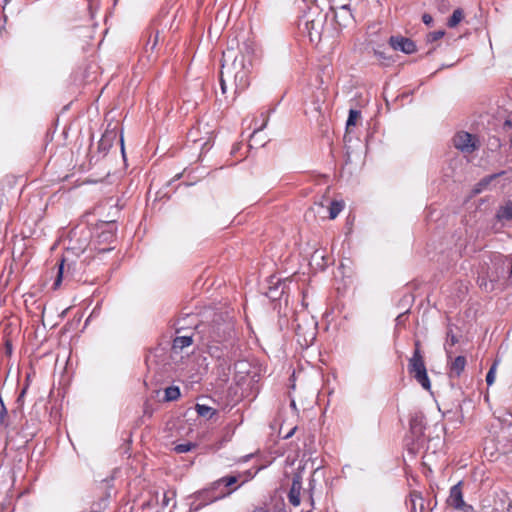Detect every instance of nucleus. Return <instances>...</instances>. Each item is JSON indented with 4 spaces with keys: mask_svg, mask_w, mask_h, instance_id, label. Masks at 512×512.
I'll use <instances>...</instances> for the list:
<instances>
[{
    "mask_svg": "<svg viewBox=\"0 0 512 512\" xmlns=\"http://www.w3.org/2000/svg\"><path fill=\"white\" fill-rule=\"evenodd\" d=\"M235 489L232 490H224L222 489L218 493H213L209 487L204 488L198 492H196L193 496L194 501L192 502V506H194V510H200L206 505H209L217 500L223 499L233 493Z\"/></svg>",
    "mask_w": 512,
    "mask_h": 512,
    "instance_id": "obj_4",
    "label": "nucleus"
},
{
    "mask_svg": "<svg viewBox=\"0 0 512 512\" xmlns=\"http://www.w3.org/2000/svg\"><path fill=\"white\" fill-rule=\"evenodd\" d=\"M250 68L251 60L243 54L234 56L230 65L225 64V69H232L230 79L233 80L236 91H243L248 87Z\"/></svg>",
    "mask_w": 512,
    "mask_h": 512,
    "instance_id": "obj_1",
    "label": "nucleus"
},
{
    "mask_svg": "<svg viewBox=\"0 0 512 512\" xmlns=\"http://www.w3.org/2000/svg\"><path fill=\"white\" fill-rule=\"evenodd\" d=\"M192 449L191 443L178 444L175 446V451L177 453H186Z\"/></svg>",
    "mask_w": 512,
    "mask_h": 512,
    "instance_id": "obj_28",
    "label": "nucleus"
},
{
    "mask_svg": "<svg viewBox=\"0 0 512 512\" xmlns=\"http://www.w3.org/2000/svg\"><path fill=\"white\" fill-rule=\"evenodd\" d=\"M497 218L500 220H512V203L502 206L497 212Z\"/></svg>",
    "mask_w": 512,
    "mask_h": 512,
    "instance_id": "obj_17",
    "label": "nucleus"
},
{
    "mask_svg": "<svg viewBox=\"0 0 512 512\" xmlns=\"http://www.w3.org/2000/svg\"><path fill=\"white\" fill-rule=\"evenodd\" d=\"M494 142H490V146H495V147H499L500 144H499V140L496 139V138H493Z\"/></svg>",
    "mask_w": 512,
    "mask_h": 512,
    "instance_id": "obj_39",
    "label": "nucleus"
},
{
    "mask_svg": "<svg viewBox=\"0 0 512 512\" xmlns=\"http://www.w3.org/2000/svg\"><path fill=\"white\" fill-rule=\"evenodd\" d=\"M192 343H193L192 335L177 336L173 340L172 351L174 353H179L184 348L189 347Z\"/></svg>",
    "mask_w": 512,
    "mask_h": 512,
    "instance_id": "obj_13",
    "label": "nucleus"
},
{
    "mask_svg": "<svg viewBox=\"0 0 512 512\" xmlns=\"http://www.w3.org/2000/svg\"><path fill=\"white\" fill-rule=\"evenodd\" d=\"M302 489V477L300 474H295L292 479V485L288 493L289 502L293 506H299L300 504V493Z\"/></svg>",
    "mask_w": 512,
    "mask_h": 512,
    "instance_id": "obj_9",
    "label": "nucleus"
},
{
    "mask_svg": "<svg viewBox=\"0 0 512 512\" xmlns=\"http://www.w3.org/2000/svg\"><path fill=\"white\" fill-rule=\"evenodd\" d=\"M210 490L213 492V493H218L219 491H221L222 489L225 490L222 482H221V479H218L216 481H214L213 483H211V485L209 486Z\"/></svg>",
    "mask_w": 512,
    "mask_h": 512,
    "instance_id": "obj_29",
    "label": "nucleus"
},
{
    "mask_svg": "<svg viewBox=\"0 0 512 512\" xmlns=\"http://www.w3.org/2000/svg\"><path fill=\"white\" fill-rule=\"evenodd\" d=\"M408 370L425 390H430L431 383L427 374L423 356L421 355L419 341L415 342V350L412 357L409 359Z\"/></svg>",
    "mask_w": 512,
    "mask_h": 512,
    "instance_id": "obj_2",
    "label": "nucleus"
},
{
    "mask_svg": "<svg viewBox=\"0 0 512 512\" xmlns=\"http://www.w3.org/2000/svg\"><path fill=\"white\" fill-rule=\"evenodd\" d=\"M324 24V17L319 13L314 15L311 11L302 16L299 21V29L307 35L311 42H318L321 39V33Z\"/></svg>",
    "mask_w": 512,
    "mask_h": 512,
    "instance_id": "obj_3",
    "label": "nucleus"
},
{
    "mask_svg": "<svg viewBox=\"0 0 512 512\" xmlns=\"http://www.w3.org/2000/svg\"><path fill=\"white\" fill-rule=\"evenodd\" d=\"M233 54L234 52L232 50H228L223 53L224 62L222 63V68L220 71V86L223 94L226 93V80L230 79V76H232V69H225V62L227 59L232 58Z\"/></svg>",
    "mask_w": 512,
    "mask_h": 512,
    "instance_id": "obj_10",
    "label": "nucleus"
},
{
    "mask_svg": "<svg viewBox=\"0 0 512 512\" xmlns=\"http://www.w3.org/2000/svg\"><path fill=\"white\" fill-rule=\"evenodd\" d=\"M389 45L394 50L401 51L405 54H412L417 50L414 41L403 36H391L389 38Z\"/></svg>",
    "mask_w": 512,
    "mask_h": 512,
    "instance_id": "obj_7",
    "label": "nucleus"
},
{
    "mask_svg": "<svg viewBox=\"0 0 512 512\" xmlns=\"http://www.w3.org/2000/svg\"><path fill=\"white\" fill-rule=\"evenodd\" d=\"M294 406H295V402H294V401H292V403H291V407H294Z\"/></svg>",
    "mask_w": 512,
    "mask_h": 512,
    "instance_id": "obj_46",
    "label": "nucleus"
},
{
    "mask_svg": "<svg viewBox=\"0 0 512 512\" xmlns=\"http://www.w3.org/2000/svg\"><path fill=\"white\" fill-rule=\"evenodd\" d=\"M196 411L198 415L206 418H211L215 413V411L211 407L201 404L196 405Z\"/></svg>",
    "mask_w": 512,
    "mask_h": 512,
    "instance_id": "obj_21",
    "label": "nucleus"
},
{
    "mask_svg": "<svg viewBox=\"0 0 512 512\" xmlns=\"http://www.w3.org/2000/svg\"><path fill=\"white\" fill-rule=\"evenodd\" d=\"M466 366V358L464 356H457L450 363V377H459L464 371Z\"/></svg>",
    "mask_w": 512,
    "mask_h": 512,
    "instance_id": "obj_14",
    "label": "nucleus"
},
{
    "mask_svg": "<svg viewBox=\"0 0 512 512\" xmlns=\"http://www.w3.org/2000/svg\"><path fill=\"white\" fill-rule=\"evenodd\" d=\"M6 414H7V411H6L5 407L2 406V408L0 410V426H2L4 424Z\"/></svg>",
    "mask_w": 512,
    "mask_h": 512,
    "instance_id": "obj_33",
    "label": "nucleus"
},
{
    "mask_svg": "<svg viewBox=\"0 0 512 512\" xmlns=\"http://www.w3.org/2000/svg\"><path fill=\"white\" fill-rule=\"evenodd\" d=\"M375 55H376V56H377V58H379V59H386V57L384 56V53H383V52L375 51Z\"/></svg>",
    "mask_w": 512,
    "mask_h": 512,
    "instance_id": "obj_37",
    "label": "nucleus"
},
{
    "mask_svg": "<svg viewBox=\"0 0 512 512\" xmlns=\"http://www.w3.org/2000/svg\"><path fill=\"white\" fill-rule=\"evenodd\" d=\"M64 269H65V260L62 259V261L59 264L57 278H56V280H55V282L53 284L55 289L58 288L60 286V284H61L63 273H64Z\"/></svg>",
    "mask_w": 512,
    "mask_h": 512,
    "instance_id": "obj_26",
    "label": "nucleus"
},
{
    "mask_svg": "<svg viewBox=\"0 0 512 512\" xmlns=\"http://www.w3.org/2000/svg\"><path fill=\"white\" fill-rule=\"evenodd\" d=\"M361 113L358 110L350 109L348 119L346 122V130H349L350 127L355 126L356 122L360 119Z\"/></svg>",
    "mask_w": 512,
    "mask_h": 512,
    "instance_id": "obj_20",
    "label": "nucleus"
},
{
    "mask_svg": "<svg viewBox=\"0 0 512 512\" xmlns=\"http://www.w3.org/2000/svg\"><path fill=\"white\" fill-rule=\"evenodd\" d=\"M3 1H4V5H7L10 2V0H3Z\"/></svg>",
    "mask_w": 512,
    "mask_h": 512,
    "instance_id": "obj_43",
    "label": "nucleus"
},
{
    "mask_svg": "<svg viewBox=\"0 0 512 512\" xmlns=\"http://www.w3.org/2000/svg\"><path fill=\"white\" fill-rule=\"evenodd\" d=\"M209 352L212 356H215L217 358H221L223 356V353H218V348L212 345L209 346Z\"/></svg>",
    "mask_w": 512,
    "mask_h": 512,
    "instance_id": "obj_32",
    "label": "nucleus"
},
{
    "mask_svg": "<svg viewBox=\"0 0 512 512\" xmlns=\"http://www.w3.org/2000/svg\"><path fill=\"white\" fill-rule=\"evenodd\" d=\"M410 426H411V430L414 433L421 434L423 432L424 427H423L422 421L420 419H418L417 417L411 419Z\"/></svg>",
    "mask_w": 512,
    "mask_h": 512,
    "instance_id": "obj_25",
    "label": "nucleus"
},
{
    "mask_svg": "<svg viewBox=\"0 0 512 512\" xmlns=\"http://www.w3.org/2000/svg\"><path fill=\"white\" fill-rule=\"evenodd\" d=\"M458 342V338L457 336L453 333L452 329H449L447 331V337H446V342H445V351H446V354H447V358L450 359L451 358V354H452V347Z\"/></svg>",
    "mask_w": 512,
    "mask_h": 512,
    "instance_id": "obj_16",
    "label": "nucleus"
},
{
    "mask_svg": "<svg viewBox=\"0 0 512 512\" xmlns=\"http://www.w3.org/2000/svg\"><path fill=\"white\" fill-rule=\"evenodd\" d=\"M444 36V32L443 31H434L432 33L429 34V40L430 41H436V40H439L440 38H442Z\"/></svg>",
    "mask_w": 512,
    "mask_h": 512,
    "instance_id": "obj_31",
    "label": "nucleus"
},
{
    "mask_svg": "<svg viewBox=\"0 0 512 512\" xmlns=\"http://www.w3.org/2000/svg\"><path fill=\"white\" fill-rule=\"evenodd\" d=\"M116 138H117V133L114 130L106 131L102 135V137L98 143L99 152L105 155L109 151V149L112 147V144L116 140Z\"/></svg>",
    "mask_w": 512,
    "mask_h": 512,
    "instance_id": "obj_11",
    "label": "nucleus"
},
{
    "mask_svg": "<svg viewBox=\"0 0 512 512\" xmlns=\"http://www.w3.org/2000/svg\"><path fill=\"white\" fill-rule=\"evenodd\" d=\"M221 479V482L225 488V490H232V489H237V487H234V488H230L232 485H234L235 483H237L238 481V477L237 476H234V475H229V476H224Z\"/></svg>",
    "mask_w": 512,
    "mask_h": 512,
    "instance_id": "obj_22",
    "label": "nucleus"
},
{
    "mask_svg": "<svg viewBox=\"0 0 512 512\" xmlns=\"http://www.w3.org/2000/svg\"><path fill=\"white\" fill-rule=\"evenodd\" d=\"M335 19L339 22L340 25H347L348 22H350L353 19L348 4L342 5L335 12Z\"/></svg>",
    "mask_w": 512,
    "mask_h": 512,
    "instance_id": "obj_15",
    "label": "nucleus"
},
{
    "mask_svg": "<svg viewBox=\"0 0 512 512\" xmlns=\"http://www.w3.org/2000/svg\"><path fill=\"white\" fill-rule=\"evenodd\" d=\"M231 333L232 324L230 322H224L219 324L217 327L212 328L210 337L212 338V341L218 343L229 338Z\"/></svg>",
    "mask_w": 512,
    "mask_h": 512,
    "instance_id": "obj_8",
    "label": "nucleus"
},
{
    "mask_svg": "<svg viewBox=\"0 0 512 512\" xmlns=\"http://www.w3.org/2000/svg\"><path fill=\"white\" fill-rule=\"evenodd\" d=\"M180 397V390L177 386H169L165 389V400L175 401Z\"/></svg>",
    "mask_w": 512,
    "mask_h": 512,
    "instance_id": "obj_18",
    "label": "nucleus"
},
{
    "mask_svg": "<svg viewBox=\"0 0 512 512\" xmlns=\"http://www.w3.org/2000/svg\"><path fill=\"white\" fill-rule=\"evenodd\" d=\"M413 496H414L417 500H419V501L421 502V508H422V507H423V504H422L423 499H422V497H421V496H418V495H413Z\"/></svg>",
    "mask_w": 512,
    "mask_h": 512,
    "instance_id": "obj_41",
    "label": "nucleus"
},
{
    "mask_svg": "<svg viewBox=\"0 0 512 512\" xmlns=\"http://www.w3.org/2000/svg\"><path fill=\"white\" fill-rule=\"evenodd\" d=\"M316 326H317V322L314 321L313 319H310L309 328L306 331L302 327V325L299 323L296 325L295 330H296V333L298 336H304L306 342H308V341L312 342L315 339Z\"/></svg>",
    "mask_w": 512,
    "mask_h": 512,
    "instance_id": "obj_12",
    "label": "nucleus"
},
{
    "mask_svg": "<svg viewBox=\"0 0 512 512\" xmlns=\"http://www.w3.org/2000/svg\"><path fill=\"white\" fill-rule=\"evenodd\" d=\"M496 366H497V363H494L490 367V369H489V371H488V373L486 375V383H487L488 386H491L494 383V381H495Z\"/></svg>",
    "mask_w": 512,
    "mask_h": 512,
    "instance_id": "obj_27",
    "label": "nucleus"
},
{
    "mask_svg": "<svg viewBox=\"0 0 512 512\" xmlns=\"http://www.w3.org/2000/svg\"><path fill=\"white\" fill-rule=\"evenodd\" d=\"M158 37H159V32H156L155 37H154V40H153V41H152V43H151V49H152V50L156 47V45H157V43H158Z\"/></svg>",
    "mask_w": 512,
    "mask_h": 512,
    "instance_id": "obj_36",
    "label": "nucleus"
},
{
    "mask_svg": "<svg viewBox=\"0 0 512 512\" xmlns=\"http://www.w3.org/2000/svg\"><path fill=\"white\" fill-rule=\"evenodd\" d=\"M267 121H268V118L264 117L263 123L258 128L254 129L253 135L256 134L258 131L262 130L267 125Z\"/></svg>",
    "mask_w": 512,
    "mask_h": 512,
    "instance_id": "obj_35",
    "label": "nucleus"
},
{
    "mask_svg": "<svg viewBox=\"0 0 512 512\" xmlns=\"http://www.w3.org/2000/svg\"><path fill=\"white\" fill-rule=\"evenodd\" d=\"M422 20H423V22H424L425 24L429 25V24H431V23H432L433 18H432V16H431V15H429V14H424V15L422 16Z\"/></svg>",
    "mask_w": 512,
    "mask_h": 512,
    "instance_id": "obj_34",
    "label": "nucleus"
},
{
    "mask_svg": "<svg viewBox=\"0 0 512 512\" xmlns=\"http://www.w3.org/2000/svg\"><path fill=\"white\" fill-rule=\"evenodd\" d=\"M163 506H168L169 504V498L167 496V494H164V497H163Z\"/></svg>",
    "mask_w": 512,
    "mask_h": 512,
    "instance_id": "obj_38",
    "label": "nucleus"
},
{
    "mask_svg": "<svg viewBox=\"0 0 512 512\" xmlns=\"http://www.w3.org/2000/svg\"><path fill=\"white\" fill-rule=\"evenodd\" d=\"M343 204L341 202L334 201L331 203L329 208V217L334 219L338 216V214L342 211Z\"/></svg>",
    "mask_w": 512,
    "mask_h": 512,
    "instance_id": "obj_23",
    "label": "nucleus"
},
{
    "mask_svg": "<svg viewBox=\"0 0 512 512\" xmlns=\"http://www.w3.org/2000/svg\"><path fill=\"white\" fill-rule=\"evenodd\" d=\"M25 392H26V388H24V389L22 390L21 394L19 395V399H20L21 397H23V396H24Z\"/></svg>",
    "mask_w": 512,
    "mask_h": 512,
    "instance_id": "obj_42",
    "label": "nucleus"
},
{
    "mask_svg": "<svg viewBox=\"0 0 512 512\" xmlns=\"http://www.w3.org/2000/svg\"><path fill=\"white\" fill-rule=\"evenodd\" d=\"M503 129L509 135L510 142L512 144V123H511V121L506 120L504 125H503Z\"/></svg>",
    "mask_w": 512,
    "mask_h": 512,
    "instance_id": "obj_30",
    "label": "nucleus"
},
{
    "mask_svg": "<svg viewBox=\"0 0 512 512\" xmlns=\"http://www.w3.org/2000/svg\"><path fill=\"white\" fill-rule=\"evenodd\" d=\"M456 149L465 154H471L479 148L477 137L465 131L457 132L453 138Z\"/></svg>",
    "mask_w": 512,
    "mask_h": 512,
    "instance_id": "obj_5",
    "label": "nucleus"
},
{
    "mask_svg": "<svg viewBox=\"0 0 512 512\" xmlns=\"http://www.w3.org/2000/svg\"><path fill=\"white\" fill-rule=\"evenodd\" d=\"M277 512H286V511H285L284 509H280V510H279V511H277Z\"/></svg>",
    "mask_w": 512,
    "mask_h": 512,
    "instance_id": "obj_47",
    "label": "nucleus"
},
{
    "mask_svg": "<svg viewBox=\"0 0 512 512\" xmlns=\"http://www.w3.org/2000/svg\"><path fill=\"white\" fill-rule=\"evenodd\" d=\"M120 144H121L122 153H124V141H123V137L122 136L120 137Z\"/></svg>",
    "mask_w": 512,
    "mask_h": 512,
    "instance_id": "obj_40",
    "label": "nucleus"
},
{
    "mask_svg": "<svg viewBox=\"0 0 512 512\" xmlns=\"http://www.w3.org/2000/svg\"><path fill=\"white\" fill-rule=\"evenodd\" d=\"M402 316H403L402 314L398 315L397 320L399 321L402 318Z\"/></svg>",
    "mask_w": 512,
    "mask_h": 512,
    "instance_id": "obj_44",
    "label": "nucleus"
},
{
    "mask_svg": "<svg viewBox=\"0 0 512 512\" xmlns=\"http://www.w3.org/2000/svg\"><path fill=\"white\" fill-rule=\"evenodd\" d=\"M448 503L455 509H460L464 512H471L473 510L472 506L467 505L463 500L461 483L452 486L448 497Z\"/></svg>",
    "mask_w": 512,
    "mask_h": 512,
    "instance_id": "obj_6",
    "label": "nucleus"
},
{
    "mask_svg": "<svg viewBox=\"0 0 512 512\" xmlns=\"http://www.w3.org/2000/svg\"><path fill=\"white\" fill-rule=\"evenodd\" d=\"M254 476H255V473H254V474H250V473H249V477H250V478H254Z\"/></svg>",
    "mask_w": 512,
    "mask_h": 512,
    "instance_id": "obj_45",
    "label": "nucleus"
},
{
    "mask_svg": "<svg viewBox=\"0 0 512 512\" xmlns=\"http://www.w3.org/2000/svg\"><path fill=\"white\" fill-rule=\"evenodd\" d=\"M463 19V12L461 9H455L448 20L450 28L456 27Z\"/></svg>",
    "mask_w": 512,
    "mask_h": 512,
    "instance_id": "obj_19",
    "label": "nucleus"
},
{
    "mask_svg": "<svg viewBox=\"0 0 512 512\" xmlns=\"http://www.w3.org/2000/svg\"><path fill=\"white\" fill-rule=\"evenodd\" d=\"M478 284L480 288L486 292H491L494 290V283L492 281H488L485 277H479Z\"/></svg>",
    "mask_w": 512,
    "mask_h": 512,
    "instance_id": "obj_24",
    "label": "nucleus"
}]
</instances>
